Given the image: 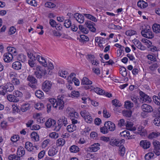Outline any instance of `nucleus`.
Segmentation results:
<instances>
[{"label": "nucleus", "mask_w": 160, "mask_h": 160, "mask_svg": "<svg viewBox=\"0 0 160 160\" xmlns=\"http://www.w3.org/2000/svg\"><path fill=\"white\" fill-rule=\"evenodd\" d=\"M64 95L58 96L57 99L51 98L49 102L52 104L53 107L56 108H58L59 110L62 109L64 107V102L63 100Z\"/></svg>", "instance_id": "f257e3e1"}, {"label": "nucleus", "mask_w": 160, "mask_h": 160, "mask_svg": "<svg viewBox=\"0 0 160 160\" xmlns=\"http://www.w3.org/2000/svg\"><path fill=\"white\" fill-rule=\"evenodd\" d=\"M141 34L143 37L149 39H152L154 36V34L152 31L150 27L148 25L145 26L142 28L141 32Z\"/></svg>", "instance_id": "f03ea898"}, {"label": "nucleus", "mask_w": 160, "mask_h": 160, "mask_svg": "<svg viewBox=\"0 0 160 160\" xmlns=\"http://www.w3.org/2000/svg\"><path fill=\"white\" fill-rule=\"evenodd\" d=\"M46 71L44 68L38 67L37 71L35 72V74L38 78H41L43 76L45 75Z\"/></svg>", "instance_id": "7ed1b4c3"}, {"label": "nucleus", "mask_w": 160, "mask_h": 160, "mask_svg": "<svg viewBox=\"0 0 160 160\" xmlns=\"http://www.w3.org/2000/svg\"><path fill=\"white\" fill-rule=\"evenodd\" d=\"M154 147L153 152L157 156L160 155V142L157 140L154 141L153 142Z\"/></svg>", "instance_id": "20e7f679"}, {"label": "nucleus", "mask_w": 160, "mask_h": 160, "mask_svg": "<svg viewBox=\"0 0 160 160\" xmlns=\"http://www.w3.org/2000/svg\"><path fill=\"white\" fill-rule=\"evenodd\" d=\"M52 85V84L50 81L46 80L42 83V88L44 91L48 92L51 89Z\"/></svg>", "instance_id": "39448f33"}, {"label": "nucleus", "mask_w": 160, "mask_h": 160, "mask_svg": "<svg viewBox=\"0 0 160 160\" xmlns=\"http://www.w3.org/2000/svg\"><path fill=\"white\" fill-rule=\"evenodd\" d=\"M104 126L106 128H107L108 131H113L116 128L115 124L110 121L106 122L104 123Z\"/></svg>", "instance_id": "423d86ee"}, {"label": "nucleus", "mask_w": 160, "mask_h": 160, "mask_svg": "<svg viewBox=\"0 0 160 160\" xmlns=\"http://www.w3.org/2000/svg\"><path fill=\"white\" fill-rule=\"evenodd\" d=\"M85 25L89 30L92 32H95L96 31V28L94 27L95 24L90 21H88L85 22Z\"/></svg>", "instance_id": "0eeeda50"}, {"label": "nucleus", "mask_w": 160, "mask_h": 160, "mask_svg": "<svg viewBox=\"0 0 160 160\" xmlns=\"http://www.w3.org/2000/svg\"><path fill=\"white\" fill-rule=\"evenodd\" d=\"M3 59L6 62H10L13 59L12 55L10 53H6L3 55Z\"/></svg>", "instance_id": "6e6552de"}, {"label": "nucleus", "mask_w": 160, "mask_h": 160, "mask_svg": "<svg viewBox=\"0 0 160 160\" xmlns=\"http://www.w3.org/2000/svg\"><path fill=\"white\" fill-rule=\"evenodd\" d=\"M140 145L144 149H146L150 148L151 143L147 140H142L140 141Z\"/></svg>", "instance_id": "1a4fd4ad"}, {"label": "nucleus", "mask_w": 160, "mask_h": 160, "mask_svg": "<svg viewBox=\"0 0 160 160\" xmlns=\"http://www.w3.org/2000/svg\"><path fill=\"white\" fill-rule=\"evenodd\" d=\"M139 93L140 96H141V99L143 102H150L151 101V98L143 92L142 91H140Z\"/></svg>", "instance_id": "9d476101"}, {"label": "nucleus", "mask_w": 160, "mask_h": 160, "mask_svg": "<svg viewBox=\"0 0 160 160\" xmlns=\"http://www.w3.org/2000/svg\"><path fill=\"white\" fill-rule=\"evenodd\" d=\"M141 108L143 111L147 112H150L153 110L152 107L151 106L147 104L142 105L141 107Z\"/></svg>", "instance_id": "9b49d317"}, {"label": "nucleus", "mask_w": 160, "mask_h": 160, "mask_svg": "<svg viewBox=\"0 0 160 160\" xmlns=\"http://www.w3.org/2000/svg\"><path fill=\"white\" fill-rule=\"evenodd\" d=\"M138 133L141 136H145L147 134V131L144 127L142 126H139L137 129Z\"/></svg>", "instance_id": "f8f14e48"}, {"label": "nucleus", "mask_w": 160, "mask_h": 160, "mask_svg": "<svg viewBox=\"0 0 160 160\" xmlns=\"http://www.w3.org/2000/svg\"><path fill=\"white\" fill-rule=\"evenodd\" d=\"M74 18L79 23H83L84 20L83 16L78 13H76L74 14Z\"/></svg>", "instance_id": "ddd939ff"}, {"label": "nucleus", "mask_w": 160, "mask_h": 160, "mask_svg": "<svg viewBox=\"0 0 160 160\" xmlns=\"http://www.w3.org/2000/svg\"><path fill=\"white\" fill-rule=\"evenodd\" d=\"M134 43L135 45L140 50H144L146 49V47L143 46L138 40H135Z\"/></svg>", "instance_id": "4468645a"}, {"label": "nucleus", "mask_w": 160, "mask_h": 160, "mask_svg": "<svg viewBox=\"0 0 160 160\" xmlns=\"http://www.w3.org/2000/svg\"><path fill=\"white\" fill-rule=\"evenodd\" d=\"M25 154V151L24 148L20 146L18 148L17 150V155L18 157H19V159H20V158L23 156Z\"/></svg>", "instance_id": "2eb2a0df"}, {"label": "nucleus", "mask_w": 160, "mask_h": 160, "mask_svg": "<svg viewBox=\"0 0 160 160\" xmlns=\"http://www.w3.org/2000/svg\"><path fill=\"white\" fill-rule=\"evenodd\" d=\"M22 67V64L19 61H15L13 62L12 65V68L16 70H19L21 69Z\"/></svg>", "instance_id": "dca6fc26"}, {"label": "nucleus", "mask_w": 160, "mask_h": 160, "mask_svg": "<svg viewBox=\"0 0 160 160\" xmlns=\"http://www.w3.org/2000/svg\"><path fill=\"white\" fill-rule=\"evenodd\" d=\"M154 117H156L153 121V123L156 126H160V115L157 113L156 114L154 115Z\"/></svg>", "instance_id": "f3484780"}, {"label": "nucleus", "mask_w": 160, "mask_h": 160, "mask_svg": "<svg viewBox=\"0 0 160 160\" xmlns=\"http://www.w3.org/2000/svg\"><path fill=\"white\" fill-rule=\"evenodd\" d=\"M4 86L7 92H12L14 89L13 85L10 82L7 83Z\"/></svg>", "instance_id": "a211bd4d"}, {"label": "nucleus", "mask_w": 160, "mask_h": 160, "mask_svg": "<svg viewBox=\"0 0 160 160\" xmlns=\"http://www.w3.org/2000/svg\"><path fill=\"white\" fill-rule=\"evenodd\" d=\"M56 123V121L52 119H48L45 122L46 126L47 128H50L54 126Z\"/></svg>", "instance_id": "6ab92c4d"}, {"label": "nucleus", "mask_w": 160, "mask_h": 160, "mask_svg": "<svg viewBox=\"0 0 160 160\" xmlns=\"http://www.w3.org/2000/svg\"><path fill=\"white\" fill-rule=\"evenodd\" d=\"M99 144L98 143H94L93 145H91V147L89 148L90 150L91 151V152H96L99 149Z\"/></svg>", "instance_id": "aec40b11"}, {"label": "nucleus", "mask_w": 160, "mask_h": 160, "mask_svg": "<svg viewBox=\"0 0 160 160\" xmlns=\"http://www.w3.org/2000/svg\"><path fill=\"white\" fill-rule=\"evenodd\" d=\"M8 100L10 101L14 102H17L19 101V99L14 96V95L9 94L7 97Z\"/></svg>", "instance_id": "412c9836"}, {"label": "nucleus", "mask_w": 160, "mask_h": 160, "mask_svg": "<svg viewBox=\"0 0 160 160\" xmlns=\"http://www.w3.org/2000/svg\"><path fill=\"white\" fill-rule=\"evenodd\" d=\"M152 28L153 32L156 33H160V25L155 23L153 24Z\"/></svg>", "instance_id": "4be33fe9"}, {"label": "nucleus", "mask_w": 160, "mask_h": 160, "mask_svg": "<svg viewBox=\"0 0 160 160\" xmlns=\"http://www.w3.org/2000/svg\"><path fill=\"white\" fill-rule=\"evenodd\" d=\"M137 5L141 8H144L147 7L148 4L143 1L139 0L137 3Z\"/></svg>", "instance_id": "5701e85b"}, {"label": "nucleus", "mask_w": 160, "mask_h": 160, "mask_svg": "<svg viewBox=\"0 0 160 160\" xmlns=\"http://www.w3.org/2000/svg\"><path fill=\"white\" fill-rule=\"evenodd\" d=\"M31 137L32 140L34 141H38L39 140V137L37 133L35 132H33L31 134Z\"/></svg>", "instance_id": "b1692460"}, {"label": "nucleus", "mask_w": 160, "mask_h": 160, "mask_svg": "<svg viewBox=\"0 0 160 160\" xmlns=\"http://www.w3.org/2000/svg\"><path fill=\"white\" fill-rule=\"evenodd\" d=\"M26 56L22 54H19L17 57L18 60L22 62H24L26 61Z\"/></svg>", "instance_id": "393cba45"}, {"label": "nucleus", "mask_w": 160, "mask_h": 160, "mask_svg": "<svg viewBox=\"0 0 160 160\" xmlns=\"http://www.w3.org/2000/svg\"><path fill=\"white\" fill-rule=\"evenodd\" d=\"M153 62V64L150 66V68L151 70L153 71L156 68L159 67L160 64L159 62L157 61V59L156 61Z\"/></svg>", "instance_id": "a878e982"}, {"label": "nucleus", "mask_w": 160, "mask_h": 160, "mask_svg": "<svg viewBox=\"0 0 160 160\" xmlns=\"http://www.w3.org/2000/svg\"><path fill=\"white\" fill-rule=\"evenodd\" d=\"M153 101L155 103L158 105L160 106V92L158 94V96H153Z\"/></svg>", "instance_id": "bb28decb"}, {"label": "nucleus", "mask_w": 160, "mask_h": 160, "mask_svg": "<svg viewBox=\"0 0 160 160\" xmlns=\"http://www.w3.org/2000/svg\"><path fill=\"white\" fill-rule=\"evenodd\" d=\"M92 83V82L86 77L83 78L81 82V84L83 85H91Z\"/></svg>", "instance_id": "cd10ccee"}, {"label": "nucleus", "mask_w": 160, "mask_h": 160, "mask_svg": "<svg viewBox=\"0 0 160 160\" xmlns=\"http://www.w3.org/2000/svg\"><path fill=\"white\" fill-rule=\"evenodd\" d=\"M77 129L76 126L74 124H72L68 126L67 130L69 132H72Z\"/></svg>", "instance_id": "c85d7f7f"}, {"label": "nucleus", "mask_w": 160, "mask_h": 160, "mask_svg": "<svg viewBox=\"0 0 160 160\" xmlns=\"http://www.w3.org/2000/svg\"><path fill=\"white\" fill-rule=\"evenodd\" d=\"M7 49L8 53H10L12 54H13L16 55L17 52L16 49L13 47H8L7 48Z\"/></svg>", "instance_id": "c756f323"}, {"label": "nucleus", "mask_w": 160, "mask_h": 160, "mask_svg": "<svg viewBox=\"0 0 160 160\" xmlns=\"http://www.w3.org/2000/svg\"><path fill=\"white\" fill-rule=\"evenodd\" d=\"M84 15L87 18L95 22H97L98 21L97 19L92 15L88 14H84Z\"/></svg>", "instance_id": "7c9ffc66"}, {"label": "nucleus", "mask_w": 160, "mask_h": 160, "mask_svg": "<svg viewBox=\"0 0 160 160\" xmlns=\"http://www.w3.org/2000/svg\"><path fill=\"white\" fill-rule=\"evenodd\" d=\"M29 108V104L28 103L23 104L20 108V109L22 112H25Z\"/></svg>", "instance_id": "2f4dec72"}, {"label": "nucleus", "mask_w": 160, "mask_h": 160, "mask_svg": "<svg viewBox=\"0 0 160 160\" xmlns=\"http://www.w3.org/2000/svg\"><path fill=\"white\" fill-rule=\"evenodd\" d=\"M69 150L71 152L76 153L79 151V148L76 145H72L70 147Z\"/></svg>", "instance_id": "473e14b6"}, {"label": "nucleus", "mask_w": 160, "mask_h": 160, "mask_svg": "<svg viewBox=\"0 0 160 160\" xmlns=\"http://www.w3.org/2000/svg\"><path fill=\"white\" fill-rule=\"evenodd\" d=\"M36 96L39 99L43 98L44 97L43 93L40 90H37L35 92Z\"/></svg>", "instance_id": "72a5a7b5"}, {"label": "nucleus", "mask_w": 160, "mask_h": 160, "mask_svg": "<svg viewBox=\"0 0 160 160\" xmlns=\"http://www.w3.org/2000/svg\"><path fill=\"white\" fill-rule=\"evenodd\" d=\"M159 135H160L159 132H153L149 134L148 137L149 139H152L153 138H157Z\"/></svg>", "instance_id": "f704fd0d"}, {"label": "nucleus", "mask_w": 160, "mask_h": 160, "mask_svg": "<svg viewBox=\"0 0 160 160\" xmlns=\"http://www.w3.org/2000/svg\"><path fill=\"white\" fill-rule=\"evenodd\" d=\"M27 79L30 82L29 83H37V80L32 75L28 76Z\"/></svg>", "instance_id": "c9c22d12"}, {"label": "nucleus", "mask_w": 160, "mask_h": 160, "mask_svg": "<svg viewBox=\"0 0 160 160\" xmlns=\"http://www.w3.org/2000/svg\"><path fill=\"white\" fill-rule=\"evenodd\" d=\"M124 106L127 109H130L133 107V103L130 101H127L125 102Z\"/></svg>", "instance_id": "e433bc0d"}, {"label": "nucleus", "mask_w": 160, "mask_h": 160, "mask_svg": "<svg viewBox=\"0 0 160 160\" xmlns=\"http://www.w3.org/2000/svg\"><path fill=\"white\" fill-rule=\"evenodd\" d=\"M94 90L96 93L100 95H104L105 93L104 91L99 88H94Z\"/></svg>", "instance_id": "4c0bfd02"}, {"label": "nucleus", "mask_w": 160, "mask_h": 160, "mask_svg": "<svg viewBox=\"0 0 160 160\" xmlns=\"http://www.w3.org/2000/svg\"><path fill=\"white\" fill-rule=\"evenodd\" d=\"M65 141L63 138H59L57 141V145L58 146H62L65 144Z\"/></svg>", "instance_id": "58836bf2"}, {"label": "nucleus", "mask_w": 160, "mask_h": 160, "mask_svg": "<svg viewBox=\"0 0 160 160\" xmlns=\"http://www.w3.org/2000/svg\"><path fill=\"white\" fill-rule=\"evenodd\" d=\"M80 114L84 118H85L88 117L90 114L89 112L87 111L86 110H83L81 111Z\"/></svg>", "instance_id": "ea45409f"}, {"label": "nucleus", "mask_w": 160, "mask_h": 160, "mask_svg": "<svg viewBox=\"0 0 160 160\" xmlns=\"http://www.w3.org/2000/svg\"><path fill=\"white\" fill-rule=\"evenodd\" d=\"M9 160H20L19 157L15 154H12L9 155L8 157Z\"/></svg>", "instance_id": "a19ab883"}, {"label": "nucleus", "mask_w": 160, "mask_h": 160, "mask_svg": "<svg viewBox=\"0 0 160 160\" xmlns=\"http://www.w3.org/2000/svg\"><path fill=\"white\" fill-rule=\"evenodd\" d=\"M32 143L29 142H27L25 144V148L28 151H32Z\"/></svg>", "instance_id": "79ce46f5"}, {"label": "nucleus", "mask_w": 160, "mask_h": 160, "mask_svg": "<svg viewBox=\"0 0 160 160\" xmlns=\"http://www.w3.org/2000/svg\"><path fill=\"white\" fill-rule=\"evenodd\" d=\"M45 6L46 7L50 8H54L56 7V5L54 3L49 2H46Z\"/></svg>", "instance_id": "37998d69"}, {"label": "nucleus", "mask_w": 160, "mask_h": 160, "mask_svg": "<svg viewBox=\"0 0 160 160\" xmlns=\"http://www.w3.org/2000/svg\"><path fill=\"white\" fill-rule=\"evenodd\" d=\"M132 113V111L130 110H124L122 111L123 115L128 117H130Z\"/></svg>", "instance_id": "c03bdc74"}, {"label": "nucleus", "mask_w": 160, "mask_h": 160, "mask_svg": "<svg viewBox=\"0 0 160 160\" xmlns=\"http://www.w3.org/2000/svg\"><path fill=\"white\" fill-rule=\"evenodd\" d=\"M68 74V72L66 70L59 71L58 72V75L60 77L64 78L66 77V75Z\"/></svg>", "instance_id": "a18cd8bd"}, {"label": "nucleus", "mask_w": 160, "mask_h": 160, "mask_svg": "<svg viewBox=\"0 0 160 160\" xmlns=\"http://www.w3.org/2000/svg\"><path fill=\"white\" fill-rule=\"evenodd\" d=\"M112 104L116 107H120L122 104L117 99H115L112 101Z\"/></svg>", "instance_id": "49530a36"}, {"label": "nucleus", "mask_w": 160, "mask_h": 160, "mask_svg": "<svg viewBox=\"0 0 160 160\" xmlns=\"http://www.w3.org/2000/svg\"><path fill=\"white\" fill-rule=\"evenodd\" d=\"M119 154L122 157L123 156L125 152V149L123 146H121L119 148Z\"/></svg>", "instance_id": "de8ad7c7"}, {"label": "nucleus", "mask_w": 160, "mask_h": 160, "mask_svg": "<svg viewBox=\"0 0 160 160\" xmlns=\"http://www.w3.org/2000/svg\"><path fill=\"white\" fill-rule=\"evenodd\" d=\"M80 39L79 41L81 42H84L85 41L87 42L89 41V38L87 36L84 35H80Z\"/></svg>", "instance_id": "09e8293b"}, {"label": "nucleus", "mask_w": 160, "mask_h": 160, "mask_svg": "<svg viewBox=\"0 0 160 160\" xmlns=\"http://www.w3.org/2000/svg\"><path fill=\"white\" fill-rule=\"evenodd\" d=\"M154 156V154L152 152H149L145 156V158L146 160H149L152 158Z\"/></svg>", "instance_id": "8fccbe9b"}, {"label": "nucleus", "mask_w": 160, "mask_h": 160, "mask_svg": "<svg viewBox=\"0 0 160 160\" xmlns=\"http://www.w3.org/2000/svg\"><path fill=\"white\" fill-rule=\"evenodd\" d=\"M120 72L122 76L124 77L126 76L127 75L126 68L124 67H122L121 68V70H120Z\"/></svg>", "instance_id": "3c124183"}, {"label": "nucleus", "mask_w": 160, "mask_h": 160, "mask_svg": "<svg viewBox=\"0 0 160 160\" xmlns=\"http://www.w3.org/2000/svg\"><path fill=\"white\" fill-rule=\"evenodd\" d=\"M61 120H58V125L55 127L54 130L56 132L58 131L62 126L63 124L62 122H60Z\"/></svg>", "instance_id": "603ef678"}, {"label": "nucleus", "mask_w": 160, "mask_h": 160, "mask_svg": "<svg viewBox=\"0 0 160 160\" xmlns=\"http://www.w3.org/2000/svg\"><path fill=\"white\" fill-rule=\"evenodd\" d=\"M71 25V22L69 19H67L65 20L64 23V26L66 28H69Z\"/></svg>", "instance_id": "864d4df0"}, {"label": "nucleus", "mask_w": 160, "mask_h": 160, "mask_svg": "<svg viewBox=\"0 0 160 160\" xmlns=\"http://www.w3.org/2000/svg\"><path fill=\"white\" fill-rule=\"evenodd\" d=\"M35 108L37 109L41 110L44 108V105L41 103H38L35 106Z\"/></svg>", "instance_id": "5fc2aeb1"}, {"label": "nucleus", "mask_w": 160, "mask_h": 160, "mask_svg": "<svg viewBox=\"0 0 160 160\" xmlns=\"http://www.w3.org/2000/svg\"><path fill=\"white\" fill-rule=\"evenodd\" d=\"M57 151H56L55 149H50L48 151V155L51 157H52L55 155Z\"/></svg>", "instance_id": "6e6d98bb"}, {"label": "nucleus", "mask_w": 160, "mask_h": 160, "mask_svg": "<svg viewBox=\"0 0 160 160\" xmlns=\"http://www.w3.org/2000/svg\"><path fill=\"white\" fill-rule=\"evenodd\" d=\"M9 76L11 80H12L17 77V74L15 72H11L10 73Z\"/></svg>", "instance_id": "4d7b16f0"}, {"label": "nucleus", "mask_w": 160, "mask_h": 160, "mask_svg": "<svg viewBox=\"0 0 160 160\" xmlns=\"http://www.w3.org/2000/svg\"><path fill=\"white\" fill-rule=\"evenodd\" d=\"M146 57L148 60L152 62L156 61L157 59L155 57L151 54H149L147 55Z\"/></svg>", "instance_id": "13d9d810"}, {"label": "nucleus", "mask_w": 160, "mask_h": 160, "mask_svg": "<svg viewBox=\"0 0 160 160\" xmlns=\"http://www.w3.org/2000/svg\"><path fill=\"white\" fill-rule=\"evenodd\" d=\"M40 63L42 64V65L46 67L47 66V64L44 58L41 56L40 58V61H38Z\"/></svg>", "instance_id": "bf43d9fd"}, {"label": "nucleus", "mask_w": 160, "mask_h": 160, "mask_svg": "<svg viewBox=\"0 0 160 160\" xmlns=\"http://www.w3.org/2000/svg\"><path fill=\"white\" fill-rule=\"evenodd\" d=\"M39 54V53H38L34 52L33 60L34 61L37 60L38 61H39L40 58L41 56Z\"/></svg>", "instance_id": "052dcab7"}, {"label": "nucleus", "mask_w": 160, "mask_h": 160, "mask_svg": "<svg viewBox=\"0 0 160 160\" xmlns=\"http://www.w3.org/2000/svg\"><path fill=\"white\" fill-rule=\"evenodd\" d=\"M58 120H61L60 122H62L65 126L68 124L67 119L64 116L62 117L61 118H60Z\"/></svg>", "instance_id": "680f3d73"}, {"label": "nucleus", "mask_w": 160, "mask_h": 160, "mask_svg": "<svg viewBox=\"0 0 160 160\" xmlns=\"http://www.w3.org/2000/svg\"><path fill=\"white\" fill-rule=\"evenodd\" d=\"M136 32L132 30H129L126 32V34L129 36L133 35L136 34Z\"/></svg>", "instance_id": "e2e57ef3"}, {"label": "nucleus", "mask_w": 160, "mask_h": 160, "mask_svg": "<svg viewBox=\"0 0 160 160\" xmlns=\"http://www.w3.org/2000/svg\"><path fill=\"white\" fill-rule=\"evenodd\" d=\"M13 94L16 97H22L23 96V94L19 91H16L13 92Z\"/></svg>", "instance_id": "0e129e2a"}, {"label": "nucleus", "mask_w": 160, "mask_h": 160, "mask_svg": "<svg viewBox=\"0 0 160 160\" xmlns=\"http://www.w3.org/2000/svg\"><path fill=\"white\" fill-rule=\"evenodd\" d=\"M11 82L13 85H19L20 83V82L19 79L16 78L14 79L11 80Z\"/></svg>", "instance_id": "69168bd1"}, {"label": "nucleus", "mask_w": 160, "mask_h": 160, "mask_svg": "<svg viewBox=\"0 0 160 160\" xmlns=\"http://www.w3.org/2000/svg\"><path fill=\"white\" fill-rule=\"evenodd\" d=\"M110 144V145L112 146H118L119 142L117 141L116 139H114L111 141Z\"/></svg>", "instance_id": "338daca9"}, {"label": "nucleus", "mask_w": 160, "mask_h": 160, "mask_svg": "<svg viewBox=\"0 0 160 160\" xmlns=\"http://www.w3.org/2000/svg\"><path fill=\"white\" fill-rule=\"evenodd\" d=\"M103 117L106 118H108L111 116L110 114L108 112L106 109L103 110Z\"/></svg>", "instance_id": "774afa93"}]
</instances>
